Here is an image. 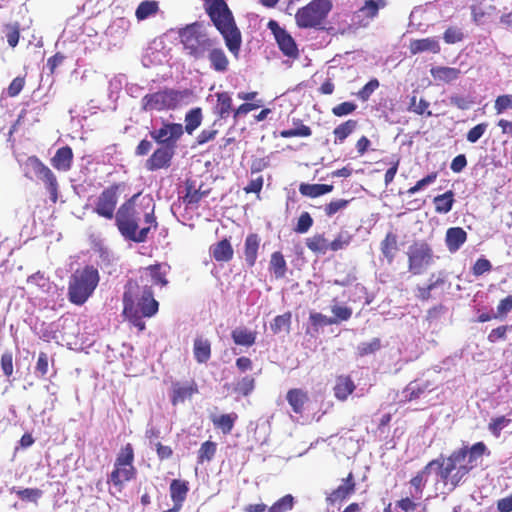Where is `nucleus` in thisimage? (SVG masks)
Wrapping results in <instances>:
<instances>
[{"label":"nucleus","mask_w":512,"mask_h":512,"mask_svg":"<svg viewBox=\"0 0 512 512\" xmlns=\"http://www.w3.org/2000/svg\"><path fill=\"white\" fill-rule=\"evenodd\" d=\"M139 196L136 194L121 205L115 216L116 225L122 236L138 243L144 242L151 226L157 225L152 198Z\"/></svg>","instance_id":"nucleus-1"},{"label":"nucleus","mask_w":512,"mask_h":512,"mask_svg":"<svg viewBox=\"0 0 512 512\" xmlns=\"http://www.w3.org/2000/svg\"><path fill=\"white\" fill-rule=\"evenodd\" d=\"M486 452L487 447L483 442H477L471 447L459 448L447 457L441 456L432 460L436 462L435 474L449 488V491H452L477 466L478 460Z\"/></svg>","instance_id":"nucleus-2"},{"label":"nucleus","mask_w":512,"mask_h":512,"mask_svg":"<svg viewBox=\"0 0 512 512\" xmlns=\"http://www.w3.org/2000/svg\"><path fill=\"white\" fill-rule=\"evenodd\" d=\"M205 9L214 25L223 36L229 51L235 56H238L242 42L241 33L225 1L205 0Z\"/></svg>","instance_id":"nucleus-3"},{"label":"nucleus","mask_w":512,"mask_h":512,"mask_svg":"<svg viewBox=\"0 0 512 512\" xmlns=\"http://www.w3.org/2000/svg\"><path fill=\"white\" fill-rule=\"evenodd\" d=\"M98 283L99 273L93 266L76 270L69 281V300L76 305L84 304L93 294Z\"/></svg>","instance_id":"nucleus-4"},{"label":"nucleus","mask_w":512,"mask_h":512,"mask_svg":"<svg viewBox=\"0 0 512 512\" xmlns=\"http://www.w3.org/2000/svg\"><path fill=\"white\" fill-rule=\"evenodd\" d=\"M332 9L330 0H312L308 5L300 8L296 15V23L301 28L320 27Z\"/></svg>","instance_id":"nucleus-5"},{"label":"nucleus","mask_w":512,"mask_h":512,"mask_svg":"<svg viewBox=\"0 0 512 512\" xmlns=\"http://www.w3.org/2000/svg\"><path fill=\"white\" fill-rule=\"evenodd\" d=\"M181 42L185 50L196 59L203 58L213 42L203 31L202 26L194 23L180 31Z\"/></svg>","instance_id":"nucleus-6"},{"label":"nucleus","mask_w":512,"mask_h":512,"mask_svg":"<svg viewBox=\"0 0 512 512\" xmlns=\"http://www.w3.org/2000/svg\"><path fill=\"white\" fill-rule=\"evenodd\" d=\"M25 169L26 176H28L29 173H32L44 182L45 187L50 194L51 201L55 203L58 199V182L51 169L35 156H31L26 160Z\"/></svg>","instance_id":"nucleus-7"},{"label":"nucleus","mask_w":512,"mask_h":512,"mask_svg":"<svg viewBox=\"0 0 512 512\" xmlns=\"http://www.w3.org/2000/svg\"><path fill=\"white\" fill-rule=\"evenodd\" d=\"M408 258L410 271L420 274L432 263V251L427 244L416 243L409 248Z\"/></svg>","instance_id":"nucleus-8"},{"label":"nucleus","mask_w":512,"mask_h":512,"mask_svg":"<svg viewBox=\"0 0 512 512\" xmlns=\"http://www.w3.org/2000/svg\"><path fill=\"white\" fill-rule=\"evenodd\" d=\"M179 95L175 91H159L146 95L142 99L143 108L145 110L171 109L177 105Z\"/></svg>","instance_id":"nucleus-9"},{"label":"nucleus","mask_w":512,"mask_h":512,"mask_svg":"<svg viewBox=\"0 0 512 512\" xmlns=\"http://www.w3.org/2000/svg\"><path fill=\"white\" fill-rule=\"evenodd\" d=\"M268 28L274 35V39L282 51V53L289 58L298 57V48L292 36L283 28H281L276 21L271 20L268 23Z\"/></svg>","instance_id":"nucleus-10"},{"label":"nucleus","mask_w":512,"mask_h":512,"mask_svg":"<svg viewBox=\"0 0 512 512\" xmlns=\"http://www.w3.org/2000/svg\"><path fill=\"white\" fill-rule=\"evenodd\" d=\"M183 126L178 123H164L159 129L150 132L151 137L159 144H166L167 147L174 146L183 135Z\"/></svg>","instance_id":"nucleus-11"},{"label":"nucleus","mask_w":512,"mask_h":512,"mask_svg":"<svg viewBox=\"0 0 512 512\" xmlns=\"http://www.w3.org/2000/svg\"><path fill=\"white\" fill-rule=\"evenodd\" d=\"M117 202V187H109L98 196L94 211L101 217L112 219L114 217Z\"/></svg>","instance_id":"nucleus-12"},{"label":"nucleus","mask_w":512,"mask_h":512,"mask_svg":"<svg viewBox=\"0 0 512 512\" xmlns=\"http://www.w3.org/2000/svg\"><path fill=\"white\" fill-rule=\"evenodd\" d=\"M123 303V313L125 316L132 322L135 327H137L140 331H143L145 329V322L142 320L143 316L139 314L138 308L135 307L134 292L131 284H129L127 290L124 293Z\"/></svg>","instance_id":"nucleus-13"},{"label":"nucleus","mask_w":512,"mask_h":512,"mask_svg":"<svg viewBox=\"0 0 512 512\" xmlns=\"http://www.w3.org/2000/svg\"><path fill=\"white\" fill-rule=\"evenodd\" d=\"M385 6L383 0H364V5L354 14L353 22L359 26H367L378 10Z\"/></svg>","instance_id":"nucleus-14"},{"label":"nucleus","mask_w":512,"mask_h":512,"mask_svg":"<svg viewBox=\"0 0 512 512\" xmlns=\"http://www.w3.org/2000/svg\"><path fill=\"white\" fill-rule=\"evenodd\" d=\"M354 491L355 481L352 473H349V475L342 480V483L326 497V501L329 505L341 503L350 497Z\"/></svg>","instance_id":"nucleus-15"},{"label":"nucleus","mask_w":512,"mask_h":512,"mask_svg":"<svg viewBox=\"0 0 512 512\" xmlns=\"http://www.w3.org/2000/svg\"><path fill=\"white\" fill-rule=\"evenodd\" d=\"M135 307L138 308L139 314L144 317H152L158 311V302L153 297L150 287L145 286L140 298L134 299Z\"/></svg>","instance_id":"nucleus-16"},{"label":"nucleus","mask_w":512,"mask_h":512,"mask_svg":"<svg viewBox=\"0 0 512 512\" xmlns=\"http://www.w3.org/2000/svg\"><path fill=\"white\" fill-rule=\"evenodd\" d=\"M168 270L169 267L166 264L151 265L142 270L141 280L146 285L151 283L153 285L165 286L168 283L166 280Z\"/></svg>","instance_id":"nucleus-17"},{"label":"nucleus","mask_w":512,"mask_h":512,"mask_svg":"<svg viewBox=\"0 0 512 512\" xmlns=\"http://www.w3.org/2000/svg\"><path fill=\"white\" fill-rule=\"evenodd\" d=\"M205 56L209 59L210 67L213 70L221 73L228 70L229 60L223 49L218 47L214 41L208 47Z\"/></svg>","instance_id":"nucleus-18"},{"label":"nucleus","mask_w":512,"mask_h":512,"mask_svg":"<svg viewBox=\"0 0 512 512\" xmlns=\"http://www.w3.org/2000/svg\"><path fill=\"white\" fill-rule=\"evenodd\" d=\"M174 155L172 147H161L153 152L151 157L146 162V168L150 171L158 170L169 165L170 160Z\"/></svg>","instance_id":"nucleus-19"},{"label":"nucleus","mask_w":512,"mask_h":512,"mask_svg":"<svg viewBox=\"0 0 512 512\" xmlns=\"http://www.w3.org/2000/svg\"><path fill=\"white\" fill-rule=\"evenodd\" d=\"M436 462L430 461L420 472L414 476L410 484L414 491H411V496L413 498L419 499L422 496L423 487L428 481L430 475L435 474V466Z\"/></svg>","instance_id":"nucleus-20"},{"label":"nucleus","mask_w":512,"mask_h":512,"mask_svg":"<svg viewBox=\"0 0 512 512\" xmlns=\"http://www.w3.org/2000/svg\"><path fill=\"white\" fill-rule=\"evenodd\" d=\"M135 474L136 470L134 466H114L109 481L112 483L113 487L120 492L124 483L133 479Z\"/></svg>","instance_id":"nucleus-21"},{"label":"nucleus","mask_w":512,"mask_h":512,"mask_svg":"<svg viewBox=\"0 0 512 512\" xmlns=\"http://www.w3.org/2000/svg\"><path fill=\"white\" fill-rule=\"evenodd\" d=\"M188 485L185 481L173 480L170 484V495L174 502V507L169 512H178L188 493Z\"/></svg>","instance_id":"nucleus-22"},{"label":"nucleus","mask_w":512,"mask_h":512,"mask_svg":"<svg viewBox=\"0 0 512 512\" xmlns=\"http://www.w3.org/2000/svg\"><path fill=\"white\" fill-rule=\"evenodd\" d=\"M430 73L437 84L451 83L456 81L461 75V71L459 69L447 66L432 67L430 69Z\"/></svg>","instance_id":"nucleus-23"},{"label":"nucleus","mask_w":512,"mask_h":512,"mask_svg":"<svg viewBox=\"0 0 512 512\" xmlns=\"http://www.w3.org/2000/svg\"><path fill=\"white\" fill-rule=\"evenodd\" d=\"M73 160V152L69 146L62 147L57 150L51 159L52 166L59 171H68L71 168Z\"/></svg>","instance_id":"nucleus-24"},{"label":"nucleus","mask_w":512,"mask_h":512,"mask_svg":"<svg viewBox=\"0 0 512 512\" xmlns=\"http://www.w3.org/2000/svg\"><path fill=\"white\" fill-rule=\"evenodd\" d=\"M213 258L218 262H228L233 258V248L227 239H223L210 247Z\"/></svg>","instance_id":"nucleus-25"},{"label":"nucleus","mask_w":512,"mask_h":512,"mask_svg":"<svg viewBox=\"0 0 512 512\" xmlns=\"http://www.w3.org/2000/svg\"><path fill=\"white\" fill-rule=\"evenodd\" d=\"M409 49L412 54L422 52L438 53L440 51V45L436 38H424L411 41Z\"/></svg>","instance_id":"nucleus-26"},{"label":"nucleus","mask_w":512,"mask_h":512,"mask_svg":"<svg viewBox=\"0 0 512 512\" xmlns=\"http://www.w3.org/2000/svg\"><path fill=\"white\" fill-rule=\"evenodd\" d=\"M27 284L33 293L40 292L43 294H49L52 289H55V286L52 285L49 279L40 272L28 277Z\"/></svg>","instance_id":"nucleus-27"},{"label":"nucleus","mask_w":512,"mask_h":512,"mask_svg":"<svg viewBox=\"0 0 512 512\" xmlns=\"http://www.w3.org/2000/svg\"><path fill=\"white\" fill-rule=\"evenodd\" d=\"M355 388L356 386L349 376L341 375L336 379L334 386V396L338 400L344 401L350 394L353 393Z\"/></svg>","instance_id":"nucleus-28"},{"label":"nucleus","mask_w":512,"mask_h":512,"mask_svg":"<svg viewBox=\"0 0 512 512\" xmlns=\"http://www.w3.org/2000/svg\"><path fill=\"white\" fill-rule=\"evenodd\" d=\"M466 238L467 234L462 228H449L446 232V244L449 251H457L464 244Z\"/></svg>","instance_id":"nucleus-29"},{"label":"nucleus","mask_w":512,"mask_h":512,"mask_svg":"<svg viewBox=\"0 0 512 512\" xmlns=\"http://www.w3.org/2000/svg\"><path fill=\"white\" fill-rule=\"evenodd\" d=\"M260 239L257 234H249L245 239L244 256L246 263L252 267L257 259Z\"/></svg>","instance_id":"nucleus-30"},{"label":"nucleus","mask_w":512,"mask_h":512,"mask_svg":"<svg viewBox=\"0 0 512 512\" xmlns=\"http://www.w3.org/2000/svg\"><path fill=\"white\" fill-rule=\"evenodd\" d=\"M193 353L198 363H206L211 356L210 341L203 337H197L194 340Z\"/></svg>","instance_id":"nucleus-31"},{"label":"nucleus","mask_w":512,"mask_h":512,"mask_svg":"<svg viewBox=\"0 0 512 512\" xmlns=\"http://www.w3.org/2000/svg\"><path fill=\"white\" fill-rule=\"evenodd\" d=\"M286 399L292 407V410L300 414L303 411L304 404L308 400V396L307 393L301 389H291L288 391Z\"/></svg>","instance_id":"nucleus-32"},{"label":"nucleus","mask_w":512,"mask_h":512,"mask_svg":"<svg viewBox=\"0 0 512 512\" xmlns=\"http://www.w3.org/2000/svg\"><path fill=\"white\" fill-rule=\"evenodd\" d=\"M235 344L250 347L255 343L256 333L245 327H238L231 333Z\"/></svg>","instance_id":"nucleus-33"},{"label":"nucleus","mask_w":512,"mask_h":512,"mask_svg":"<svg viewBox=\"0 0 512 512\" xmlns=\"http://www.w3.org/2000/svg\"><path fill=\"white\" fill-rule=\"evenodd\" d=\"M197 392V386L195 383L187 385L175 384L173 386L172 403L175 405L180 402H184L185 399L191 397Z\"/></svg>","instance_id":"nucleus-34"},{"label":"nucleus","mask_w":512,"mask_h":512,"mask_svg":"<svg viewBox=\"0 0 512 512\" xmlns=\"http://www.w3.org/2000/svg\"><path fill=\"white\" fill-rule=\"evenodd\" d=\"M332 185L327 184H301L299 191L302 195L315 198L331 192Z\"/></svg>","instance_id":"nucleus-35"},{"label":"nucleus","mask_w":512,"mask_h":512,"mask_svg":"<svg viewBox=\"0 0 512 512\" xmlns=\"http://www.w3.org/2000/svg\"><path fill=\"white\" fill-rule=\"evenodd\" d=\"M159 10L158 2L154 0H146L139 4L135 11V16L138 21H143L151 16H154Z\"/></svg>","instance_id":"nucleus-36"},{"label":"nucleus","mask_w":512,"mask_h":512,"mask_svg":"<svg viewBox=\"0 0 512 512\" xmlns=\"http://www.w3.org/2000/svg\"><path fill=\"white\" fill-rule=\"evenodd\" d=\"M454 203V194L452 191H447L442 195L434 198L435 210L437 213L446 214L451 211Z\"/></svg>","instance_id":"nucleus-37"},{"label":"nucleus","mask_w":512,"mask_h":512,"mask_svg":"<svg viewBox=\"0 0 512 512\" xmlns=\"http://www.w3.org/2000/svg\"><path fill=\"white\" fill-rule=\"evenodd\" d=\"M202 122V112L200 108L191 109L185 115V131L192 134Z\"/></svg>","instance_id":"nucleus-38"},{"label":"nucleus","mask_w":512,"mask_h":512,"mask_svg":"<svg viewBox=\"0 0 512 512\" xmlns=\"http://www.w3.org/2000/svg\"><path fill=\"white\" fill-rule=\"evenodd\" d=\"M307 247L320 254H325L329 251V241L323 235H314L306 240Z\"/></svg>","instance_id":"nucleus-39"},{"label":"nucleus","mask_w":512,"mask_h":512,"mask_svg":"<svg viewBox=\"0 0 512 512\" xmlns=\"http://www.w3.org/2000/svg\"><path fill=\"white\" fill-rule=\"evenodd\" d=\"M381 251L383 255L392 262L397 251V237L393 233H388L381 243Z\"/></svg>","instance_id":"nucleus-40"},{"label":"nucleus","mask_w":512,"mask_h":512,"mask_svg":"<svg viewBox=\"0 0 512 512\" xmlns=\"http://www.w3.org/2000/svg\"><path fill=\"white\" fill-rule=\"evenodd\" d=\"M236 419V414H223L212 417V422L216 427L221 429L224 434H228L232 431Z\"/></svg>","instance_id":"nucleus-41"},{"label":"nucleus","mask_w":512,"mask_h":512,"mask_svg":"<svg viewBox=\"0 0 512 512\" xmlns=\"http://www.w3.org/2000/svg\"><path fill=\"white\" fill-rule=\"evenodd\" d=\"M232 108V98L227 92H221L217 94L216 110L221 118H226Z\"/></svg>","instance_id":"nucleus-42"},{"label":"nucleus","mask_w":512,"mask_h":512,"mask_svg":"<svg viewBox=\"0 0 512 512\" xmlns=\"http://www.w3.org/2000/svg\"><path fill=\"white\" fill-rule=\"evenodd\" d=\"M270 268L276 278H282L286 272V261L280 252L271 255Z\"/></svg>","instance_id":"nucleus-43"},{"label":"nucleus","mask_w":512,"mask_h":512,"mask_svg":"<svg viewBox=\"0 0 512 512\" xmlns=\"http://www.w3.org/2000/svg\"><path fill=\"white\" fill-rule=\"evenodd\" d=\"M134 451L130 443L121 448L114 466H133Z\"/></svg>","instance_id":"nucleus-44"},{"label":"nucleus","mask_w":512,"mask_h":512,"mask_svg":"<svg viewBox=\"0 0 512 512\" xmlns=\"http://www.w3.org/2000/svg\"><path fill=\"white\" fill-rule=\"evenodd\" d=\"M356 121L348 120L334 129L335 143L343 142L356 128Z\"/></svg>","instance_id":"nucleus-45"},{"label":"nucleus","mask_w":512,"mask_h":512,"mask_svg":"<svg viewBox=\"0 0 512 512\" xmlns=\"http://www.w3.org/2000/svg\"><path fill=\"white\" fill-rule=\"evenodd\" d=\"M291 324V314L285 313L282 315H278L274 318L273 322L271 323L270 327L271 330L277 334L280 332H289Z\"/></svg>","instance_id":"nucleus-46"},{"label":"nucleus","mask_w":512,"mask_h":512,"mask_svg":"<svg viewBox=\"0 0 512 512\" xmlns=\"http://www.w3.org/2000/svg\"><path fill=\"white\" fill-rule=\"evenodd\" d=\"M426 388L427 386L424 384L412 382L403 391V397L405 398V400L411 401L413 399L418 398L422 393H424Z\"/></svg>","instance_id":"nucleus-47"},{"label":"nucleus","mask_w":512,"mask_h":512,"mask_svg":"<svg viewBox=\"0 0 512 512\" xmlns=\"http://www.w3.org/2000/svg\"><path fill=\"white\" fill-rule=\"evenodd\" d=\"M429 105L428 101L424 99L417 100L416 96H413L410 100L409 110L418 115L426 114L427 116H431L432 113L428 110Z\"/></svg>","instance_id":"nucleus-48"},{"label":"nucleus","mask_w":512,"mask_h":512,"mask_svg":"<svg viewBox=\"0 0 512 512\" xmlns=\"http://www.w3.org/2000/svg\"><path fill=\"white\" fill-rule=\"evenodd\" d=\"M13 492L17 494L19 498L24 501L37 502L42 496V491L37 488H26V489H13Z\"/></svg>","instance_id":"nucleus-49"},{"label":"nucleus","mask_w":512,"mask_h":512,"mask_svg":"<svg viewBox=\"0 0 512 512\" xmlns=\"http://www.w3.org/2000/svg\"><path fill=\"white\" fill-rule=\"evenodd\" d=\"M215 452H216V444L214 442H211V441L204 442L198 451L199 462L202 463L204 461H210L213 458Z\"/></svg>","instance_id":"nucleus-50"},{"label":"nucleus","mask_w":512,"mask_h":512,"mask_svg":"<svg viewBox=\"0 0 512 512\" xmlns=\"http://www.w3.org/2000/svg\"><path fill=\"white\" fill-rule=\"evenodd\" d=\"M4 32L7 38V42L11 47H15L18 44L20 33L19 25L17 23L5 25Z\"/></svg>","instance_id":"nucleus-51"},{"label":"nucleus","mask_w":512,"mask_h":512,"mask_svg":"<svg viewBox=\"0 0 512 512\" xmlns=\"http://www.w3.org/2000/svg\"><path fill=\"white\" fill-rule=\"evenodd\" d=\"M292 508L293 497L291 495H285L270 507L269 512H286Z\"/></svg>","instance_id":"nucleus-52"},{"label":"nucleus","mask_w":512,"mask_h":512,"mask_svg":"<svg viewBox=\"0 0 512 512\" xmlns=\"http://www.w3.org/2000/svg\"><path fill=\"white\" fill-rule=\"evenodd\" d=\"M254 389V379L251 376H245L239 380L235 386V391L247 396Z\"/></svg>","instance_id":"nucleus-53"},{"label":"nucleus","mask_w":512,"mask_h":512,"mask_svg":"<svg viewBox=\"0 0 512 512\" xmlns=\"http://www.w3.org/2000/svg\"><path fill=\"white\" fill-rule=\"evenodd\" d=\"M494 108L497 114H502L508 109H512V95L505 94L496 98Z\"/></svg>","instance_id":"nucleus-54"},{"label":"nucleus","mask_w":512,"mask_h":512,"mask_svg":"<svg viewBox=\"0 0 512 512\" xmlns=\"http://www.w3.org/2000/svg\"><path fill=\"white\" fill-rule=\"evenodd\" d=\"M509 423L510 419L506 418L505 416H500L492 419L488 428L495 437H499L502 429H504Z\"/></svg>","instance_id":"nucleus-55"},{"label":"nucleus","mask_w":512,"mask_h":512,"mask_svg":"<svg viewBox=\"0 0 512 512\" xmlns=\"http://www.w3.org/2000/svg\"><path fill=\"white\" fill-rule=\"evenodd\" d=\"M280 135L283 138L308 137L311 135V129L306 125H301L297 128L283 130L281 131Z\"/></svg>","instance_id":"nucleus-56"},{"label":"nucleus","mask_w":512,"mask_h":512,"mask_svg":"<svg viewBox=\"0 0 512 512\" xmlns=\"http://www.w3.org/2000/svg\"><path fill=\"white\" fill-rule=\"evenodd\" d=\"M331 311L334 315L332 319H336L337 323L339 321H347L352 315V309L347 306H341L335 304L331 307Z\"/></svg>","instance_id":"nucleus-57"},{"label":"nucleus","mask_w":512,"mask_h":512,"mask_svg":"<svg viewBox=\"0 0 512 512\" xmlns=\"http://www.w3.org/2000/svg\"><path fill=\"white\" fill-rule=\"evenodd\" d=\"M313 225V219L308 212H303L297 222L295 231L297 233H306Z\"/></svg>","instance_id":"nucleus-58"},{"label":"nucleus","mask_w":512,"mask_h":512,"mask_svg":"<svg viewBox=\"0 0 512 512\" xmlns=\"http://www.w3.org/2000/svg\"><path fill=\"white\" fill-rule=\"evenodd\" d=\"M488 127L487 123H480L470 129L467 133V141L470 143H476L486 132Z\"/></svg>","instance_id":"nucleus-59"},{"label":"nucleus","mask_w":512,"mask_h":512,"mask_svg":"<svg viewBox=\"0 0 512 512\" xmlns=\"http://www.w3.org/2000/svg\"><path fill=\"white\" fill-rule=\"evenodd\" d=\"M350 240V235H348L347 233H341L332 242H329V250H341L349 245Z\"/></svg>","instance_id":"nucleus-60"},{"label":"nucleus","mask_w":512,"mask_h":512,"mask_svg":"<svg viewBox=\"0 0 512 512\" xmlns=\"http://www.w3.org/2000/svg\"><path fill=\"white\" fill-rule=\"evenodd\" d=\"M379 348H380V340L377 338H374L370 342L361 343L358 346V353L363 356V355L373 353V352L377 351Z\"/></svg>","instance_id":"nucleus-61"},{"label":"nucleus","mask_w":512,"mask_h":512,"mask_svg":"<svg viewBox=\"0 0 512 512\" xmlns=\"http://www.w3.org/2000/svg\"><path fill=\"white\" fill-rule=\"evenodd\" d=\"M443 39L448 44H454L463 39V33L460 29L451 27L444 32Z\"/></svg>","instance_id":"nucleus-62"},{"label":"nucleus","mask_w":512,"mask_h":512,"mask_svg":"<svg viewBox=\"0 0 512 512\" xmlns=\"http://www.w3.org/2000/svg\"><path fill=\"white\" fill-rule=\"evenodd\" d=\"M348 205V201L344 199H337L334 201H331L328 205L325 207V212L328 216H332L336 214L338 211L343 210Z\"/></svg>","instance_id":"nucleus-63"},{"label":"nucleus","mask_w":512,"mask_h":512,"mask_svg":"<svg viewBox=\"0 0 512 512\" xmlns=\"http://www.w3.org/2000/svg\"><path fill=\"white\" fill-rule=\"evenodd\" d=\"M356 109V105L353 102H343L332 109V112L336 116H345L351 114Z\"/></svg>","instance_id":"nucleus-64"}]
</instances>
